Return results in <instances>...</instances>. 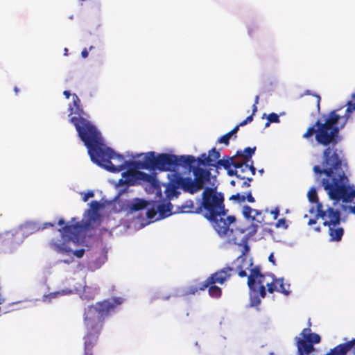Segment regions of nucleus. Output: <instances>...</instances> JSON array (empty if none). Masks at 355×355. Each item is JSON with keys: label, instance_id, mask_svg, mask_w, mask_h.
<instances>
[{"label": "nucleus", "instance_id": "20e7f679", "mask_svg": "<svg viewBox=\"0 0 355 355\" xmlns=\"http://www.w3.org/2000/svg\"><path fill=\"white\" fill-rule=\"evenodd\" d=\"M249 251L248 245H245L242 254L232 262L234 272H237L241 277H248L247 284L253 295H250V306H258L261 303V299L266 295V286L263 285L265 275L261 272V268L259 265L254 266L252 258H248L246 253Z\"/></svg>", "mask_w": 355, "mask_h": 355}, {"label": "nucleus", "instance_id": "ea45409f", "mask_svg": "<svg viewBox=\"0 0 355 355\" xmlns=\"http://www.w3.org/2000/svg\"><path fill=\"white\" fill-rule=\"evenodd\" d=\"M248 200L250 203L255 202L254 198L252 196V192L249 191L245 195V200Z\"/></svg>", "mask_w": 355, "mask_h": 355}, {"label": "nucleus", "instance_id": "6ab92c4d", "mask_svg": "<svg viewBox=\"0 0 355 355\" xmlns=\"http://www.w3.org/2000/svg\"><path fill=\"white\" fill-rule=\"evenodd\" d=\"M355 349V338L345 343L340 344L330 351L325 355H346L347 352L352 349Z\"/></svg>", "mask_w": 355, "mask_h": 355}, {"label": "nucleus", "instance_id": "f257e3e1", "mask_svg": "<svg viewBox=\"0 0 355 355\" xmlns=\"http://www.w3.org/2000/svg\"><path fill=\"white\" fill-rule=\"evenodd\" d=\"M352 101L347 103V108L335 109L322 119L316 121L302 135L309 139L315 134L317 143L324 147L321 166L315 165L313 171L315 180L320 182L331 200L343 202H351L355 198V189L349 184L346 175L348 164L345 159L343 150L336 146L341 141L340 131L346 125L351 114L355 110V94H352Z\"/></svg>", "mask_w": 355, "mask_h": 355}, {"label": "nucleus", "instance_id": "603ef678", "mask_svg": "<svg viewBox=\"0 0 355 355\" xmlns=\"http://www.w3.org/2000/svg\"><path fill=\"white\" fill-rule=\"evenodd\" d=\"M259 96L257 95L255 96V98H254V104H258L259 103Z\"/></svg>", "mask_w": 355, "mask_h": 355}, {"label": "nucleus", "instance_id": "412c9836", "mask_svg": "<svg viewBox=\"0 0 355 355\" xmlns=\"http://www.w3.org/2000/svg\"><path fill=\"white\" fill-rule=\"evenodd\" d=\"M340 225L327 226L329 227V235L331 241H341L344 234V230L339 226Z\"/></svg>", "mask_w": 355, "mask_h": 355}, {"label": "nucleus", "instance_id": "052dcab7", "mask_svg": "<svg viewBox=\"0 0 355 355\" xmlns=\"http://www.w3.org/2000/svg\"><path fill=\"white\" fill-rule=\"evenodd\" d=\"M315 230H316V231H318V232H320V227H317V228L315 229Z\"/></svg>", "mask_w": 355, "mask_h": 355}, {"label": "nucleus", "instance_id": "6e6552de", "mask_svg": "<svg viewBox=\"0 0 355 355\" xmlns=\"http://www.w3.org/2000/svg\"><path fill=\"white\" fill-rule=\"evenodd\" d=\"M144 156L143 160L140 162H134L143 169H157L160 171H171L175 168L176 155L161 153L155 156V152H149L146 154H140L133 157Z\"/></svg>", "mask_w": 355, "mask_h": 355}, {"label": "nucleus", "instance_id": "f03ea898", "mask_svg": "<svg viewBox=\"0 0 355 355\" xmlns=\"http://www.w3.org/2000/svg\"><path fill=\"white\" fill-rule=\"evenodd\" d=\"M85 130L78 129V136L87 148L92 161L107 171L118 173L126 167L128 168H139V166L134 162L140 161H126L123 155L116 153L103 143L101 133L95 126L86 122Z\"/></svg>", "mask_w": 355, "mask_h": 355}, {"label": "nucleus", "instance_id": "a19ab883", "mask_svg": "<svg viewBox=\"0 0 355 355\" xmlns=\"http://www.w3.org/2000/svg\"><path fill=\"white\" fill-rule=\"evenodd\" d=\"M270 214L273 216V218L275 220L279 215V210L278 208H275L270 211Z\"/></svg>", "mask_w": 355, "mask_h": 355}, {"label": "nucleus", "instance_id": "680f3d73", "mask_svg": "<svg viewBox=\"0 0 355 355\" xmlns=\"http://www.w3.org/2000/svg\"><path fill=\"white\" fill-rule=\"evenodd\" d=\"M92 49H93V46H90L89 50H91Z\"/></svg>", "mask_w": 355, "mask_h": 355}, {"label": "nucleus", "instance_id": "c756f323", "mask_svg": "<svg viewBox=\"0 0 355 355\" xmlns=\"http://www.w3.org/2000/svg\"><path fill=\"white\" fill-rule=\"evenodd\" d=\"M267 290L270 293H273L275 291H277V284L275 282V278L273 279L270 283L266 284Z\"/></svg>", "mask_w": 355, "mask_h": 355}, {"label": "nucleus", "instance_id": "a878e982", "mask_svg": "<svg viewBox=\"0 0 355 355\" xmlns=\"http://www.w3.org/2000/svg\"><path fill=\"white\" fill-rule=\"evenodd\" d=\"M308 199L311 202L320 203L318 200L317 191L314 187L311 188L307 193Z\"/></svg>", "mask_w": 355, "mask_h": 355}, {"label": "nucleus", "instance_id": "4d7b16f0", "mask_svg": "<svg viewBox=\"0 0 355 355\" xmlns=\"http://www.w3.org/2000/svg\"><path fill=\"white\" fill-rule=\"evenodd\" d=\"M230 184H231V185H232V186H235V184H236V182H235L234 180H232V181L230 182Z\"/></svg>", "mask_w": 355, "mask_h": 355}, {"label": "nucleus", "instance_id": "aec40b11", "mask_svg": "<svg viewBox=\"0 0 355 355\" xmlns=\"http://www.w3.org/2000/svg\"><path fill=\"white\" fill-rule=\"evenodd\" d=\"M257 147H246L243 150H238L236 153V157L241 158L239 159L240 162H250L252 160V157L255 153Z\"/></svg>", "mask_w": 355, "mask_h": 355}, {"label": "nucleus", "instance_id": "49530a36", "mask_svg": "<svg viewBox=\"0 0 355 355\" xmlns=\"http://www.w3.org/2000/svg\"><path fill=\"white\" fill-rule=\"evenodd\" d=\"M53 226H54L53 223H46L44 224V227H42V229L46 228L47 227H53Z\"/></svg>", "mask_w": 355, "mask_h": 355}, {"label": "nucleus", "instance_id": "39448f33", "mask_svg": "<svg viewBox=\"0 0 355 355\" xmlns=\"http://www.w3.org/2000/svg\"><path fill=\"white\" fill-rule=\"evenodd\" d=\"M87 225L77 223L72 225H66L64 227L58 229L61 234L62 242L52 240L49 242L50 248L58 253L67 254L72 253L78 258H81L85 254V249H79L75 251L69 246L71 241L78 242L81 233L86 228Z\"/></svg>", "mask_w": 355, "mask_h": 355}, {"label": "nucleus", "instance_id": "4c0bfd02", "mask_svg": "<svg viewBox=\"0 0 355 355\" xmlns=\"http://www.w3.org/2000/svg\"><path fill=\"white\" fill-rule=\"evenodd\" d=\"M81 298L83 300H86L87 301H89L91 300H94V295H92L91 296L87 295V290L84 289V291H83V292L82 293V295H81Z\"/></svg>", "mask_w": 355, "mask_h": 355}, {"label": "nucleus", "instance_id": "f704fd0d", "mask_svg": "<svg viewBox=\"0 0 355 355\" xmlns=\"http://www.w3.org/2000/svg\"><path fill=\"white\" fill-rule=\"evenodd\" d=\"M227 171V175L229 176H236L238 178V169L234 168V169H232L231 167L228 169H226Z\"/></svg>", "mask_w": 355, "mask_h": 355}, {"label": "nucleus", "instance_id": "2eb2a0df", "mask_svg": "<svg viewBox=\"0 0 355 355\" xmlns=\"http://www.w3.org/2000/svg\"><path fill=\"white\" fill-rule=\"evenodd\" d=\"M137 168H128V171L122 173V178L119 180V184H126L127 186L135 185L137 180H144V172L136 171Z\"/></svg>", "mask_w": 355, "mask_h": 355}, {"label": "nucleus", "instance_id": "cd10ccee", "mask_svg": "<svg viewBox=\"0 0 355 355\" xmlns=\"http://www.w3.org/2000/svg\"><path fill=\"white\" fill-rule=\"evenodd\" d=\"M245 170L248 171L250 177L254 176L256 174V168L254 166L253 161L246 162V165L243 166Z\"/></svg>", "mask_w": 355, "mask_h": 355}, {"label": "nucleus", "instance_id": "0eeeda50", "mask_svg": "<svg viewBox=\"0 0 355 355\" xmlns=\"http://www.w3.org/2000/svg\"><path fill=\"white\" fill-rule=\"evenodd\" d=\"M202 211H204V217L207 220H213L223 215V211H226L223 195L218 193L216 188H205L202 193L200 205L195 211H191V212L200 214Z\"/></svg>", "mask_w": 355, "mask_h": 355}, {"label": "nucleus", "instance_id": "a18cd8bd", "mask_svg": "<svg viewBox=\"0 0 355 355\" xmlns=\"http://www.w3.org/2000/svg\"><path fill=\"white\" fill-rule=\"evenodd\" d=\"M63 94H64V96L66 97V98H67V99H69V97H70L71 96H72V94H71L70 92H69V91H68V90H64V91L63 92Z\"/></svg>", "mask_w": 355, "mask_h": 355}, {"label": "nucleus", "instance_id": "3c124183", "mask_svg": "<svg viewBox=\"0 0 355 355\" xmlns=\"http://www.w3.org/2000/svg\"><path fill=\"white\" fill-rule=\"evenodd\" d=\"M257 111V107L256 104L253 105V109H252V115L255 114V112Z\"/></svg>", "mask_w": 355, "mask_h": 355}, {"label": "nucleus", "instance_id": "1a4fd4ad", "mask_svg": "<svg viewBox=\"0 0 355 355\" xmlns=\"http://www.w3.org/2000/svg\"><path fill=\"white\" fill-rule=\"evenodd\" d=\"M234 268L226 266L216 272L211 274L207 279L200 284V291H204L208 288V293L213 298H219L222 295V290L216 284H223L232 276Z\"/></svg>", "mask_w": 355, "mask_h": 355}, {"label": "nucleus", "instance_id": "5701e85b", "mask_svg": "<svg viewBox=\"0 0 355 355\" xmlns=\"http://www.w3.org/2000/svg\"><path fill=\"white\" fill-rule=\"evenodd\" d=\"M148 205L146 200L141 198H136L129 205V209L131 212L137 211L144 209Z\"/></svg>", "mask_w": 355, "mask_h": 355}, {"label": "nucleus", "instance_id": "8fccbe9b", "mask_svg": "<svg viewBox=\"0 0 355 355\" xmlns=\"http://www.w3.org/2000/svg\"><path fill=\"white\" fill-rule=\"evenodd\" d=\"M315 223H316V220L315 219H313V218L310 219L309 220V222H308V224L309 225H313V224H315Z\"/></svg>", "mask_w": 355, "mask_h": 355}, {"label": "nucleus", "instance_id": "bf43d9fd", "mask_svg": "<svg viewBox=\"0 0 355 355\" xmlns=\"http://www.w3.org/2000/svg\"><path fill=\"white\" fill-rule=\"evenodd\" d=\"M259 172L260 173H263V169H261V170H259Z\"/></svg>", "mask_w": 355, "mask_h": 355}, {"label": "nucleus", "instance_id": "79ce46f5", "mask_svg": "<svg viewBox=\"0 0 355 355\" xmlns=\"http://www.w3.org/2000/svg\"><path fill=\"white\" fill-rule=\"evenodd\" d=\"M239 129V125H237L231 131H230L228 133L232 137V136H233L234 135H235L238 132Z\"/></svg>", "mask_w": 355, "mask_h": 355}, {"label": "nucleus", "instance_id": "9b49d317", "mask_svg": "<svg viewBox=\"0 0 355 355\" xmlns=\"http://www.w3.org/2000/svg\"><path fill=\"white\" fill-rule=\"evenodd\" d=\"M72 98V105L70 104L69 105V110L70 112L69 115L75 114H77L78 116L71 117L69 121L75 126L76 131L78 132V128L79 127L80 129H81V130H85V123H86V122L89 123L92 126H94L89 120L84 117V116L86 115V114L83 110L80 99L79 98L78 95L76 94H73Z\"/></svg>", "mask_w": 355, "mask_h": 355}, {"label": "nucleus", "instance_id": "f8f14e48", "mask_svg": "<svg viewBox=\"0 0 355 355\" xmlns=\"http://www.w3.org/2000/svg\"><path fill=\"white\" fill-rule=\"evenodd\" d=\"M316 211L318 216L324 220V226L340 225L341 220L340 211L329 207L327 210H324L322 204L318 203Z\"/></svg>", "mask_w": 355, "mask_h": 355}, {"label": "nucleus", "instance_id": "6e6d98bb", "mask_svg": "<svg viewBox=\"0 0 355 355\" xmlns=\"http://www.w3.org/2000/svg\"><path fill=\"white\" fill-rule=\"evenodd\" d=\"M14 91H15V94H17L19 92V89L17 87H15Z\"/></svg>", "mask_w": 355, "mask_h": 355}, {"label": "nucleus", "instance_id": "37998d69", "mask_svg": "<svg viewBox=\"0 0 355 355\" xmlns=\"http://www.w3.org/2000/svg\"><path fill=\"white\" fill-rule=\"evenodd\" d=\"M268 261L272 263L273 265H276L275 259L272 253H271L268 257Z\"/></svg>", "mask_w": 355, "mask_h": 355}, {"label": "nucleus", "instance_id": "b1692460", "mask_svg": "<svg viewBox=\"0 0 355 355\" xmlns=\"http://www.w3.org/2000/svg\"><path fill=\"white\" fill-rule=\"evenodd\" d=\"M157 210L162 218L168 216L171 212V204L170 202L159 204L157 207Z\"/></svg>", "mask_w": 355, "mask_h": 355}, {"label": "nucleus", "instance_id": "de8ad7c7", "mask_svg": "<svg viewBox=\"0 0 355 355\" xmlns=\"http://www.w3.org/2000/svg\"><path fill=\"white\" fill-rule=\"evenodd\" d=\"M253 120V115L251 114L250 116H248L246 119H245V121H247V123H250Z\"/></svg>", "mask_w": 355, "mask_h": 355}, {"label": "nucleus", "instance_id": "4468645a", "mask_svg": "<svg viewBox=\"0 0 355 355\" xmlns=\"http://www.w3.org/2000/svg\"><path fill=\"white\" fill-rule=\"evenodd\" d=\"M220 157V152L216 149V148H213L208 151V153H202L197 158V163L199 166H207L210 170L212 169V167L215 168L216 165V162L219 159Z\"/></svg>", "mask_w": 355, "mask_h": 355}, {"label": "nucleus", "instance_id": "c85d7f7f", "mask_svg": "<svg viewBox=\"0 0 355 355\" xmlns=\"http://www.w3.org/2000/svg\"><path fill=\"white\" fill-rule=\"evenodd\" d=\"M230 200H233L236 201L238 203L241 204L242 202H244L245 201V195L244 194H240V193H236L234 195H232Z\"/></svg>", "mask_w": 355, "mask_h": 355}, {"label": "nucleus", "instance_id": "864d4df0", "mask_svg": "<svg viewBox=\"0 0 355 355\" xmlns=\"http://www.w3.org/2000/svg\"><path fill=\"white\" fill-rule=\"evenodd\" d=\"M247 123H247V121H245V120H243V121H241V122L239 124V126H243V125H246Z\"/></svg>", "mask_w": 355, "mask_h": 355}, {"label": "nucleus", "instance_id": "a211bd4d", "mask_svg": "<svg viewBox=\"0 0 355 355\" xmlns=\"http://www.w3.org/2000/svg\"><path fill=\"white\" fill-rule=\"evenodd\" d=\"M195 162H197V159L193 155H176L175 168L181 166L192 171V168L196 167L194 166Z\"/></svg>", "mask_w": 355, "mask_h": 355}, {"label": "nucleus", "instance_id": "dca6fc26", "mask_svg": "<svg viewBox=\"0 0 355 355\" xmlns=\"http://www.w3.org/2000/svg\"><path fill=\"white\" fill-rule=\"evenodd\" d=\"M242 214L245 218L250 219L253 222L261 225L266 224L261 211L252 209L250 206L245 205L243 207Z\"/></svg>", "mask_w": 355, "mask_h": 355}, {"label": "nucleus", "instance_id": "58836bf2", "mask_svg": "<svg viewBox=\"0 0 355 355\" xmlns=\"http://www.w3.org/2000/svg\"><path fill=\"white\" fill-rule=\"evenodd\" d=\"M94 195V191H88L87 193H84V196H83V200L84 202H87L89 200V198L93 197Z\"/></svg>", "mask_w": 355, "mask_h": 355}, {"label": "nucleus", "instance_id": "9d476101", "mask_svg": "<svg viewBox=\"0 0 355 355\" xmlns=\"http://www.w3.org/2000/svg\"><path fill=\"white\" fill-rule=\"evenodd\" d=\"M301 338H296V345L297 352L300 355H318V351L314 347V344L321 341L320 335L311 333L310 328H304L300 333Z\"/></svg>", "mask_w": 355, "mask_h": 355}, {"label": "nucleus", "instance_id": "7c9ffc66", "mask_svg": "<svg viewBox=\"0 0 355 355\" xmlns=\"http://www.w3.org/2000/svg\"><path fill=\"white\" fill-rule=\"evenodd\" d=\"M231 138L230 135L227 132L225 135H223L218 139V142L220 144H224L226 146L229 145L230 139Z\"/></svg>", "mask_w": 355, "mask_h": 355}, {"label": "nucleus", "instance_id": "423d86ee", "mask_svg": "<svg viewBox=\"0 0 355 355\" xmlns=\"http://www.w3.org/2000/svg\"><path fill=\"white\" fill-rule=\"evenodd\" d=\"M200 166L198 164L192 168L193 179L190 177L177 176L174 180L177 187L190 194H195L205 188H211L209 187L212 178L211 170Z\"/></svg>", "mask_w": 355, "mask_h": 355}, {"label": "nucleus", "instance_id": "c03bdc74", "mask_svg": "<svg viewBox=\"0 0 355 355\" xmlns=\"http://www.w3.org/2000/svg\"><path fill=\"white\" fill-rule=\"evenodd\" d=\"M81 55L83 58H86L88 56V51L87 49H84L81 52Z\"/></svg>", "mask_w": 355, "mask_h": 355}, {"label": "nucleus", "instance_id": "f3484780", "mask_svg": "<svg viewBox=\"0 0 355 355\" xmlns=\"http://www.w3.org/2000/svg\"><path fill=\"white\" fill-rule=\"evenodd\" d=\"M246 165V162H240L238 160L236 164H234V168L238 169V179L243 180L241 183V187H249L251 182L253 180L252 177L249 176L248 171L245 170L243 166Z\"/></svg>", "mask_w": 355, "mask_h": 355}, {"label": "nucleus", "instance_id": "09e8293b", "mask_svg": "<svg viewBox=\"0 0 355 355\" xmlns=\"http://www.w3.org/2000/svg\"><path fill=\"white\" fill-rule=\"evenodd\" d=\"M315 96L317 98V107H318V109L319 110L320 109V96L319 95H316Z\"/></svg>", "mask_w": 355, "mask_h": 355}, {"label": "nucleus", "instance_id": "c9c22d12", "mask_svg": "<svg viewBox=\"0 0 355 355\" xmlns=\"http://www.w3.org/2000/svg\"><path fill=\"white\" fill-rule=\"evenodd\" d=\"M155 214L156 211L153 208L148 209L146 211V217L148 219H153L155 217Z\"/></svg>", "mask_w": 355, "mask_h": 355}, {"label": "nucleus", "instance_id": "5fc2aeb1", "mask_svg": "<svg viewBox=\"0 0 355 355\" xmlns=\"http://www.w3.org/2000/svg\"><path fill=\"white\" fill-rule=\"evenodd\" d=\"M350 211L355 214V205L354 207H350Z\"/></svg>", "mask_w": 355, "mask_h": 355}, {"label": "nucleus", "instance_id": "2f4dec72", "mask_svg": "<svg viewBox=\"0 0 355 355\" xmlns=\"http://www.w3.org/2000/svg\"><path fill=\"white\" fill-rule=\"evenodd\" d=\"M275 227L277 228L282 227L283 229L286 230L288 228V225L285 218H280L276 223Z\"/></svg>", "mask_w": 355, "mask_h": 355}, {"label": "nucleus", "instance_id": "473e14b6", "mask_svg": "<svg viewBox=\"0 0 355 355\" xmlns=\"http://www.w3.org/2000/svg\"><path fill=\"white\" fill-rule=\"evenodd\" d=\"M100 207H101V204L96 200H94L90 202V208L95 213L97 212V211L99 209Z\"/></svg>", "mask_w": 355, "mask_h": 355}, {"label": "nucleus", "instance_id": "ddd939ff", "mask_svg": "<svg viewBox=\"0 0 355 355\" xmlns=\"http://www.w3.org/2000/svg\"><path fill=\"white\" fill-rule=\"evenodd\" d=\"M227 211H225L223 215L216 217L213 220H209L220 236H226L229 232L232 233V230L230 228V225L236 220L234 216H227Z\"/></svg>", "mask_w": 355, "mask_h": 355}, {"label": "nucleus", "instance_id": "bb28decb", "mask_svg": "<svg viewBox=\"0 0 355 355\" xmlns=\"http://www.w3.org/2000/svg\"><path fill=\"white\" fill-rule=\"evenodd\" d=\"M268 121L265 124V127H268L271 123H279V116L276 113H270L267 116Z\"/></svg>", "mask_w": 355, "mask_h": 355}, {"label": "nucleus", "instance_id": "13d9d810", "mask_svg": "<svg viewBox=\"0 0 355 355\" xmlns=\"http://www.w3.org/2000/svg\"><path fill=\"white\" fill-rule=\"evenodd\" d=\"M67 51H68V49L67 48L64 49V55H67Z\"/></svg>", "mask_w": 355, "mask_h": 355}, {"label": "nucleus", "instance_id": "e433bc0d", "mask_svg": "<svg viewBox=\"0 0 355 355\" xmlns=\"http://www.w3.org/2000/svg\"><path fill=\"white\" fill-rule=\"evenodd\" d=\"M76 220V218H73L71 219V224L70 225H72V224H75V223H77L78 222H75ZM58 224L60 225V226H62L61 228L64 227L66 224H65V221L63 218H60L59 220H58ZM67 225H69V223H67Z\"/></svg>", "mask_w": 355, "mask_h": 355}, {"label": "nucleus", "instance_id": "4be33fe9", "mask_svg": "<svg viewBox=\"0 0 355 355\" xmlns=\"http://www.w3.org/2000/svg\"><path fill=\"white\" fill-rule=\"evenodd\" d=\"M236 155L232 157L225 156L223 159H218L216 162V165L215 168H218L220 166H223L225 169H228L232 166L234 167V164H236L238 162L236 159Z\"/></svg>", "mask_w": 355, "mask_h": 355}, {"label": "nucleus", "instance_id": "72a5a7b5", "mask_svg": "<svg viewBox=\"0 0 355 355\" xmlns=\"http://www.w3.org/2000/svg\"><path fill=\"white\" fill-rule=\"evenodd\" d=\"M198 291H200V285L198 286H190L186 291L187 295H194Z\"/></svg>", "mask_w": 355, "mask_h": 355}, {"label": "nucleus", "instance_id": "e2e57ef3", "mask_svg": "<svg viewBox=\"0 0 355 355\" xmlns=\"http://www.w3.org/2000/svg\"><path fill=\"white\" fill-rule=\"evenodd\" d=\"M297 355H300V352H297Z\"/></svg>", "mask_w": 355, "mask_h": 355}, {"label": "nucleus", "instance_id": "7ed1b4c3", "mask_svg": "<svg viewBox=\"0 0 355 355\" xmlns=\"http://www.w3.org/2000/svg\"><path fill=\"white\" fill-rule=\"evenodd\" d=\"M122 302V298L112 297L97 302L85 309L83 323L86 334L84 337L83 355H93V347L103 329L105 318L114 313Z\"/></svg>", "mask_w": 355, "mask_h": 355}, {"label": "nucleus", "instance_id": "393cba45", "mask_svg": "<svg viewBox=\"0 0 355 355\" xmlns=\"http://www.w3.org/2000/svg\"><path fill=\"white\" fill-rule=\"evenodd\" d=\"M275 282L279 286H277V292L282 293L285 295H288L289 294V285H287V288H286V286L284 284V279L282 278H275Z\"/></svg>", "mask_w": 355, "mask_h": 355}]
</instances>
